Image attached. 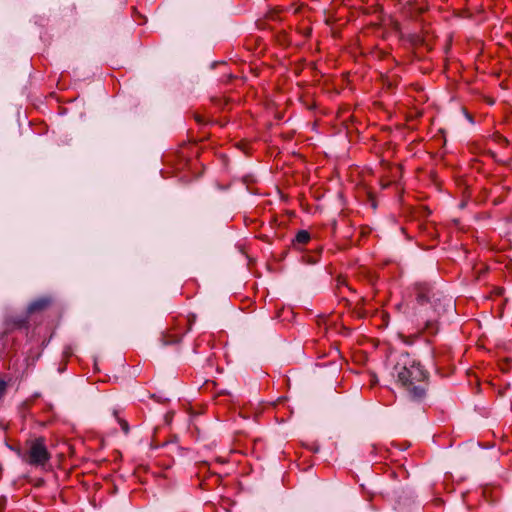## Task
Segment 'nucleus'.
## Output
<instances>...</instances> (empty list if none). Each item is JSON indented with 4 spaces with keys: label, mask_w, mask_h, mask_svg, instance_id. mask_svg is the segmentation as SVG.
Returning a JSON list of instances; mask_svg holds the SVG:
<instances>
[{
    "label": "nucleus",
    "mask_w": 512,
    "mask_h": 512,
    "mask_svg": "<svg viewBox=\"0 0 512 512\" xmlns=\"http://www.w3.org/2000/svg\"><path fill=\"white\" fill-rule=\"evenodd\" d=\"M310 234L307 231H299L296 235V241L301 244H305L309 241Z\"/></svg>",
    "instance_id": "20e7f679"
},
{
    "label": "nucleus",
    "mask_w": 512,
    "mask_h": 512,
    "mask_svg": "<svg viewBox=\"0 0 512 512\" xmlns=\"http://www.w3.org/2000/svg\"><path fill=\"white\" fill-rule=\"evenodd\" d=\"M432 321L433 319L431 317L423 319V323L425 324L426 328H428L431 325Z\"/></svg>",
    "instance_id": "6e6552de"
},
{
    "label": "nucleus",
    "mask_w": 512,
    "mask_h": 512,
    "mask_svg": "<svg viewBox=\"0 0 512 512\" xmlns=\"http://www.w3.org/2000/svg\"><path fill=\"white\" fill-rule=\"evenodd\" d=\"M119 423L122 427V430L124 431V433H128L129 432V426H128V423L125 421V420H119Z\"/></svg>",
    "instance_id": "423d86ee"
},
{
    "label": "nucleus",
    "mask_w": 512,
    "mask_h": 512,
    "mask_svg": "<svg viewBox=\"0 0 512 512\" xmlns=\"http://www.w3.org/2000/svg\"><path fill=\"white\" fill-rule=\"evenodd\" d=\"M49 304H50V300L48 298H40V299L32 302L29 305L28 310H29V312L40 311V310H43L46 307H48Z\"/></svg>",
    "instance_id": "7ed1b4c3"
},
{
    "label": "nucleus",
    "mask_w": 512,
    "mask_h": 512,
    "mask_svg": "<svg viewBox=\"0 0 512 512\" xmlns=\"http://www.w3.org/2000/svg\"><path fill=\"white\" fill-rule=\"evenodd\" d=\"M391 376L405 389L411 400L420 401L425 397L428 373L408 353H402L396 358Z\"/></svg>",
    "instance_id": "f257e3e1"
},
{
    "label": "nucleus",
    "mask_w": 512,
    "mask_h": 512,
    "mask_svg": "<svg viewBox=\"0 0 512 512\" xmlns=\"http://www.w3.org/2000/svg\"><path fill=\"white\" fill-rule=\"evenodd\" d=\"M428 298L427 296L425 295V293L423 291H419L418 292V295H417V301L423 305L425 302H427Z\"/></svg>",
    "instance_id": "39448f33"
},
{
    "label": "nucleus",
    "mask_w": 512,
    "mask_h": 512,
    "mask_svg": "<svg viewBox=\"0 0 512 512\" xmlns=\"http://www.w3.org/2000/svg\"><path fill=\"white\" fill-rule=\"evenodd\" d=\"M5 389H6V384H5V382L0 381V398H1V397H2V395L4 394Z\"/></svg>",
    "instance_id": "0eeeda50"
},
{
    "label": "nucleus",
    "mask_w": 512,
    "mask_h": 512,
    "mask_svg": "<svg viewBox=\"0 0 512 512\" xmlns=\"http://www.w3.org/2000/svg\"><path fill=\"white\" fill-rule=\"evenodd\" d=\"M49 460V453L42 438L31 443L28 462L32 465H44Z\"/></svg>",
    "instance_id": "f03ea898"
}]
</instances>
